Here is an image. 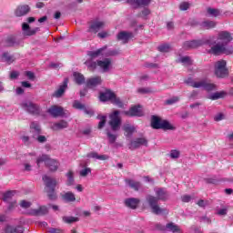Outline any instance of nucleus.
<instances>
[{
  "mask_svg": "<svg viewBox=\"0 0 233 233\" xmlns=\"http://www.w3.org/2000/svg\"><path fill=\"white\" fill-rule=\"evenodd\" d=\"M67 180L66 182V187H74L76 185V180L74 179V173L72 171H68L66 173Z\"/></svg>",
  "mask_w": 233,
  "mask_h": 233,
  "instance_id": "obj_31",
  "label": "nucleus"
},
{
  "mask_svg": "<svg viewBox=\"0 0 233 233\" xmlns=\"http://www.w3.org/2000/svg\"><path fill=\"white\" fill-rule=\"evenodd\" d=\"M106 26V23L101 19H96L91 22L89 25V32L93 34H97V32Z\"/></svg>",
  "mask_w": 233,
  "mask_h": 233,
  "instance_id": "obj_11",
  "label": "nucleus"
},
{
  "mask_svg": "<svg viewBox=\"0 0 233 233\" xmlns=\"http://www.w3.org/2000/svg\"><path fill=\"white\" fill-rule=\"evenodd\" d=\"M218 43L213 46L210 49V54L219 56V54H226L227 56L233 54V47L228 46L230 41H232V35L227 31H222L218 34Z\"/></svg>",
  "mask_w": 233,
  "mask_h": 233,
  "instance_id": "obj_1",
  "label": "nucleus"
},
{
  "mask_svg": "<svg viewBox=\"0 0 233 233\" xmlns=\"http://www.w3.org/2000/svg\"><path fill=\"white\" fill-rule=\"evenodd\" d=\"M201 28L204 30H210V28H216V22L215 21H204L200 25Z\"/></svg>",
  "mask_w": 233,
  "mask_h": 233,
  "instance_id": "obj_34",
  "label": "nucleus"
},
{
  "mask_svg": "<svg viewBox=\"0 0 233 233\" xmlns=\"http://www.w3.org/2000/svg\"><path fill=\"white\" fill-rule=\"evenodd\" d=\"M66 88H68V78L64 80V83L59 86L58 89L54 93V97H61L65 94Z\"/></svg>",
  "mask_w": 233,
  "mask_h": 233,
  "instance_id": "obj_20",
  "label": "nucleus"
},
{
  "mask_svg": "<svg viewBox=\"0 0 233 233\" xmlns=\"http://www.w3.org/2000/svg\"><path fill=\"white\" fill-rule=\"evenodd\" d=\"M227 96V93L224 91L216 92L208 96V99L216 101V99H221Z\"/></svg>",
  "mask_w": 233,
  "mask_h": 233,
  "instance_id": "obj_32",
  "label": "nucleus"
},
{
  "mask_svg": "<svg viewBox=\"0 0 233 233\" xmlns=\"http://www.w3.org/2000/svg\"><path fill=\"white\" fill-rule=\"evenodd\" d=\"M204 45L203 40H192V41H187L184 43L183 47L186 50H188V48H198Z\"/></svg>",
  "mask_w": 233,
  "mask_h": 233,
  "instance_id": "obj_19",
  "label": "nucleus"
},
{
  "mask_svg": "<svg viewBox=\"0 0 233 233\" xmlns=\"http://www.w3.org/2000/svg\"><path fill=\"white\" fill-rule=\"evenodd\" d=\"M25 76H26V77H28V79H31V80H34L35 77V76L34 75V73L31 72V71H26V72H25Z\"/></svg>",
  "mask_w": 233,
  "mask_h": 233,
  "instance_id": "obj_60",
  "label": "nucleus"
},
{
  "mask_svg": "<svg viewBox=\"0 0 233 233\" xmlns=\"http://www.w3.org/2000/svg\"><path fill=\"white\" fill-rule=\"evenodd\" d=\"M178 63L185 66L192 65V59L189 56H182L178 59Z\"/></svg>",
  "mask_w": 233,
  "mask_h": 233,
  "instance_id": "obj_38",
  "label": "nucleus"
},
{
  "mask_svg": "<svg viewBox=\"0 0 233 233\" xmlns=\"http://www.w3.org/2000/svg\"><path fill=\"white\" fill-rule=\"evenodd\" d=\"M155 194L157 196H147V201L152 209L153 214H157V216H159L160 214H163L165 212V209L159 208L157 205V201L161 199L162 201L167 199L168 198V193L167 192V189L161 188V187H157L155 188Z\"/></svg>",
  "mask_w": 233,
  "mask_h": 233,
  "instance_id": "obj_2",
  "label": "nucleus"
},
{
  "mask_svg": "<svg viewBox=\"0 0 233 233\" xmlns=\"http://www.w3.org/2000/svg\"><path fill=\"white\" fill-rule=\"evenodd\" d=\"M97 35L98 37H100V39H105L106 37H108V35H110V33H108V31H102L98 33Z\"/></svg>",
  "mask_w": 233,
  "mask_h": 233,
  "instance_id": "obj_53",
  "label": "nucleus"
},
{
  "mask_svg": "<svg viewBox=\"0 0 233 233\" xmlns=\"http://www.w3.org/2000/svg\"><path fill=\"white\" fill-rule=\"evenodd\" d=\"M215 75L217 77H225L228 76V70H227V61L219 60L215 64Z\"/></svg>",
  "mask_w": 233,
  "mask_h": 233,
  "instance_id": "obj_8",
  "label": "nucleus"
},
{
  "mask_svg": "<svg viewBox=\"0 0 233 233\" xmlns=\"http://www.w3.org/2000/svg\"><path fill=\"white\" fill-rule=\"evenodd\" d=\"M42 163H45L46 167H47L51 172H56V170L59 168V161L50 158L48 155H42L36 159V164L38 167Z\"/></svg>",
  "mask_w": 233,
  "mask_h": 233,
  "instance_id": "obj_3",
  "label": "nucleus"
},
{
  "mask_svg": "<svg viewBox=\"0 0 233 233\" xmlns=\"http://www.w3.org/2000/svg\"><path fill=\"white\" fill-rule=\"evenodd\" d=\"M74 79L76 85H83L85 83V76L80 73H74Z\"/></svg>",
  "mask_w": 233,
  "mask_h": 233,
  "instance_id": "obj_35",
  "label": "nucleus"
},
{
  "mask_svg": "<svg viewBox=\"0 0 233 233\" xmlns=\"http://www.w3.org/2000/svg\"><path fill=\"white\" fill-rule=\"evenodd\" d=\"M147 15H150V9L145 8L141 13V17H147Z\"/></svg>",
  "mask_w": 233,
  "mask_h": 233,
  "instance_id": "obj_58",
  "label": "nucleus"
},
{
  "mask_svg": "<svg viewBox=\"0 0 233 233\" xmlns=\"http://www.w3.org/2000/svg\"><path fill=\"white\" fill-rule=\"evenodd\" d=\"M190 8V3L188 2H182L179 5V10L185 12L186 10H188Z\"/></svg>",
  "mask_w": 233,
  "mask_h": 233,
  "instance_id": "obj_45",
  "label": "nucleus"
},
{
  "mask_svg": "<svg viewBox=\"0 0 233 233\" xmlns=\"http://www.w3.org/2000/svg\"><path fill=\"white\" fill-rule=\"evenodd\" d=\"M47 112L53 116V117H61L65 116V109L61 106H51Z\"/></svg>",
  "mask_w": 233,
  "mask_h": 233,
  "instance_id": "obj_15",
  "label": "nucleus"
},
{
  "mask_svg": "<svg viewBox=\"0 0 233 233\" xmlns=\"http://www.w3.org/2000/svg\"><path fill=\"white\" fill-rule=\"evenodd\" d=\"M124 114L129 117H141L145 113L141 106H133L129 110L124 111Z\"/></svg>",
  "mask_w": 233,
  "mask_h": 233,
  "instance_id": "obj_10",
  "label": "nucleus"
},
{
  "mask_svg": "<svg viewBox=\"0 0 233 233\" xmlns=\"http://www.w3.org/2000/svg\"><path fill=\"white\" fill-rule=\"evenodd\" d=\"M227 212H228V209L227 208H222V209H219L217 214L218 216H227Z\"/></svg>",
  "mask_w": 233,
  "mask_h": 233,
  "instance_id": "obj_61",
  "label": "nucleus"
},
{
  "mask_svg": "<svg viewBox=\"0 0 233 233\" xmlns=\"http://www.w3.org/2000/svg\"><path fill=\"white\" fill-rule=\"evenodd\" d=\"M152 0H127V3L134 6V8H137V6H148V4Z\"/></svg>",
  "mask_w": 233,
  "mask_h": 233,
  "instance_id": "obj_23",
  "label": "nucleus"
},
{
  "mask_svg": "<svg viewBox=\"0 0 233 233\" xmlns=\"http://www.w3.org/2000/svg\"><path fill=\"white\" fill-rule=\"evenodd\" d=\"M208 14L210 15L211 17H218V15H221V12L214 8H208Z\"/></svg>",
  "mask_w": 233,
  "mask_h": 233,
  "instance_id": "obj_42",
  "label": "nucleus"
},
{
  "mask_svg": "<svg viewBox=\"0 0 233 233\" xmlns=\"http://www.w3.org/2000/svg\"><path fill=\"white\" fill-rule=\"evenodd\" d=\"M84 112H85V114H87V116H93L94 115V111L91 108L84 107Z\"/></svg>",
  "mask_w": 233,
  "mask_h": 233,
  "instance_id": "obj_62",
  "label": "nucleus"
},
{
  "mask_svg": "<svg viewBox=\"0 0 233 233\" xmlns=\"http://www.w3.org/2000/svg\"><path fill=\"white\" fill-rule=\"evenodd\" d=\"M86 65L91 71H94L96 70V68H97V62L96 63V62L86 61Z\"/></svg>",
  "mask_w": 233,
  "mask_h": 233,
  "instance_id": "obj_46",
  "label": "nucleus"
},
{
  "mask_svg": "<svg viewBox=\"0 0 233 233\" xmlns=\"http://www.w3.org/2000/svg\"><path fill=\"white\" fill-rule=\"evenodd\" d=\"M97 66H99V68L102 69L103 72H109V70L112 68V60H110V58L98 60Z\"/></svg>",
  "mask_w": 233,
  "mask_h": 233,
  "instance_id": "obj_14",
  "label": "nucleus"
},
{
  "mask_svg": "<svg viewBox=\"0 0 233 233\" xmlns=\"http://www.w3.org/2000/svg\"><path fill=\"white\" fill-rule=\"evenodd\" d=\"M125 205L129 208H137V205H139V198H127L125 200Z\"/></svg>",
  "mask_w": 233,
  "mask_h": 233,
  "instance_id": "obj_24",
  "label": "nucleus"
},
{
  "mask_svg": "<svg viewBox=\"0 0 233 233\" xmlns=\"http://www.w3.org/2000/svg\"><path fill=\"white\" fill-rule=\"evenodd\" d=\"M198 207H207V205H208V202L205 201V200H199L198 202Z\"/></svg>",
  "mask_w": 233,
  "mask_h": 233,
  "instance_id": "obj_63",
  "label": "nucleus"
},
{
  "mask_svg": "<svg viewBox=\"0 0 233 233\" xmlns=\"http://www.w3.org/2000/svg\"><path fill=\"white\" fill-rule=\"evenodd\" d=\"M2 61L4 63H8V65H11V63H14V56H10L8 53H4L2 55Z\"/></svg>",
  "mask_w": 233,
  "mask_h": 233,
  "instance_id": "obj_36",
  "label": "nucleus"
},
{
  "mask_svg": "<svg viewBox=\"0 0 233 233\" xmlns=\"http://www.w3.org/2000/svg\"><path fill=\"white\" fill-rule=\"evenodd\" d=\"M28 12H30V6H28L27 5H19L16 8L15 14L17 17H23V15H26Z\"/></svg>",
  "mask_w": 233,
  "mask_h": 233,
  "instance_id": "obj_22",
  "label": "nucleus"
},
{
  "mask_svg": "<svg viewBox=\"0 0 233 233\" xmlns=\"http://www.w3.org/2000/svg\"><path fill=\"white\" fill-rule=\"evenodd\" d=\"M49 233H65V231H63V229L60 228H50L48 230Z\"/></svg>",
  "mask_w": 233,
  "mask_h": 233,
  "instance_id": "obj_59",
  "label": "nucleus"
},
{
  "mask_svg": "<svg viewBox=\"0 0 233 233\" xmlns=\"http://www.w3.org/2000/svg\"><path fill=\"white\" fill-rule=\"evenodd\" d=\"M43 181L46 185V190L50 199H56V193L54 192V189L56 188V185H57V181L46 175L43 177Z\"/></svg>",
  "mask_w": 233,
  "mask_h": 233,
  "instance_id": "obj_6",
  "label": "nucleus"
},
{
  "mask_svg": "<svg viewBox=\"0 0 233 233\" xmlns=\"http://www.w3.org/2000/svg\"><path fill=\"white\" fill-rule=\"evenodd\" d=\"M47 212H48V208H46V206H42L39 208L38 210L35 211V214L43 215V214H46Z\"/></svg>",
  "mask_w": 233,
  "mask_h": 233,
  "instance_id": "obj_47",
  "label": "nucleus"
},
{
  "mask_svg": "<svg viewBox=\"0 0 233 233\" xmlns=\"http://www.w3.org/2000/svg\"><path fill=\"white\" fill-rule=\"evenodd\" d=\"M22 30H23L24 35L32 36V35H35V34H37V32H39V27L31 29L30 25L27 23H23Z\"/></svg>",
  "mask_w": 233,
  "mask_h": 233,
  "instance_id": "obj_16",
  "label": "nucleus"
},
{
  "mask_svg": "<svg viewBox=\"0 0 233 233\" xmlns=\"http://www.w3.org/2000/svg\"><path fill=\"white\" fill-rule=\"evenodd\" d=\"M24 228L21 226L14 227V226H6L5 232L6 233H23Z\"/></svg>",
  "mask_w": 233,
  "mask_h": 233,
  "instance_id": "obj_29",
  "label": "nucleus"
},
{
  "mask_svg": "<svg viewBox=\"0 0 233 233\" xmlns=\"http://www.w3.org/2000/svg\"><path fill=\"white\" fill-rule=\"evenodd\" d=\"M107 137H108L109 143L113 144V143H116V139H117V135H114L110 132H107Z\"/></svg>",
  "mask_w": 233,
  "mask_h": 233,
  "instance_id": "obj_48",
  "label": "nucleus"
},
{
  "mask_svg": "<svg viewBox=\"0 0 233 233\" xmlns=\"http://www.w3.org/2000/svg\"><path fill=\"white\" fill-rule=\"evenodd\" d=\"M31 205L32 204L26 200H22L20 203V206L22 207V208H30Z\"/></svg>",
  "mask_w": 233,
  "mask_h": 233,
  "instance_id": "obj_54",
  "label": "nucleus"
},
{
  "mask_svg": "<svg viewBox=\"0 0 233 233\" xmlns=\"http://www.w3.org/2000/svg\"><path fill=\"white\" fill-rule=\"evenodd\" d=\"M22 106L25 110H26L30 114H37L39 112V106L30 101H25L22 103Z\"/></svg>",
  "mask_w": 233,
  "mask_h": 233,
  "instance_id": "obj_13",
  "label": "nucleus"
},
{
  "mask_svg": "<svg viewBox=\"0 0 233 233\" xmlns=\"http://www.w3.org/2000/svg\"><path fill=\"white\" fill-rule=\"evenodd\" d=\"M105 54H106V46L97 49L96 51H89L87 56H89L91 59H96L101 57V56H105Z\"/></svg>",
  "mask_w": 233,
  "mask_h": 233,
  "instance_id": "obj_21",
  "label": "nucleus"
},
{
  "mask_svg": "<svg viewBox=\"0 0 233 233\" xmlns=\"http://www.w3.org/2000/svg\"><path fill=\"white\" fill-rule=\"evenodd\" d=\"M127 185L133 188V190H139V187H141V184L136 180L133 179H126Z\"/></svg>",
  "mask_w": 233,
  "mask_h": 233,
  "instance_id": "obj_33",
  "label": "nucleus"
},
{
  "mask_svg": "<svg viewBox=\"0 0 233 233\" xmlns=\"http://www.w3.org/2000/svg\"><path fill=\"white\" fill-rule=\"evenodd\" d=\"M22 142L24 143V145H30L31 141H30V137L24 135L21 137Z\"/></svg>",
  "mask_w": 233,
  "mask_h": 233,
  "instance_id": "obj_52",
  "label": "nucleus"
},
{
  "mask_svg": "<svg viewBox=\"0 0 233 233\" xmlns=\"http://www.w3.org/2000/svg\"><path fill=\"white\" fill-rule=\"evenodd\" d=\"M167 230H168L169 232H173V233H180L181 232V228H179V226L170 222V223H167L166 225V228H165Z\"/></svg>",
  "mask_w": 233,
  "mask_h": 233,
  "instance_id": "obj_30",
  "label": "nucleus"
},
{
  "mask_svg": "<svg viewBox=\"0 0 233 233\" xmlns=\"http://www.w3.org/2000/svg\"><path fill=\"white\" fill-rule=\"evenodd\" d=\"M17 77H19V72L12 71L10 73V79H17Z\"/></svg>",
  "mask_w": 233,
  "mask_h": 233,
  "instance_id": "obj_57",
  "label": "nucleus"
},
{
  "mask_svg": "<svg viewBox=\"0 0 233 233\" xmlns=\"http://www.w3.org/2000/svg\"><path fill=\"white\" fill-rule=\"evenodd\" d=\"M30 132L33 136H37L41 134V126L37 122H32L30 125Z\"/></svg>",
  "mask_w": 233,
  "mask_h": 233,
  "instance_id": "obj_26",
  "label": "nucleus"
},
{
  "mask_svg": "<svg viewBox=\"0 0 233 233\" xmlns=\"http://www.w3.org/2000/svg\"><path fill=\"white\" fill-rule=\"evenodd\" d=\"M151 127L155 129L162 128L163 130H174L176 127L167 120H161L159 116L151 117Z\"/></svg>",
  "mask_w": 233,
  "mask_h": 233,
  "instance_id": "obj_4",
  "label": "nucleus"
},
{
  "mask_svg": "<svg viewBox=\"0 0 233 233\" xmlns=\"http://www.w3.org/2000/svg\"><path fill=\"white\" fill-rule=\"evenodd\" d=\"M74 108H76L77 110H84L85 105L81 104L79 101H75L73 104Z\"/></svg>",
  "mask_w": 233,
  "mask_h": 233,
  "instance_id": "obj_50",
  "label": "nucleus"
},
{
  "mask_svg": "<svg viewBox=\"0 0 233 233\" xmlns=\"http://www.w3.org/2000/svg\"><path fill=\"white\" fill-rule=\"evenodd\" d=\"M87 157H91L92 159H98L99 161H106V159L109 158L107 155H98L96 152L87 154Z\"/></svg>",
  "mask_w": 233,
  "mask_h": 233,
  "instance_id": "obj_28",
  "label": "nucleus"
},
{
  "mask_svg": "<svg viewBox=\"0 0 233 233\" xmlns=\"http://www.w3.org/2000/svg\"><path fill=\"white\" fill-rule=\"evenodd\" d=\"M181 199L183 203H189V201H192V197L190 195H184L181 197Z\"/></svg>",
  "mask_w": 233,
  "mask_h": 233,
  "instance_id": "obj_55",
  "label": "nucleus"
},
{
  "mask_svg": "<svg viewBox=\"0 0 233 233\" xmlns=\"http://www.w3.org/2000/svg\"><path fill=\"white\" fill-rule=\"evenodd\" d=\"M150 90L147 87H140L137 89L138 94H148Z\"/></svg>",
  "mask_w": 233,
  "mask_h": 233,
  "instance_id": "obj_56",
  "label": "nucleus"
},
{
  "mask_svg": "<svg viewBox=\"0 0 233 233\" xmlns=\"http://www.w3.org/2000/svg\"><path fill=\"white\" fill-rule=\"evenodd\" d=\"M121 112L115 110L109 115L110 120L108 125L114 132H117V130L121 128V116H119Z\"/></svg>",
  "mask_w": 233,
  "mask_h": 233,
  "instance_id": "obj_7",
  "label": "nucleus"
},
{
  "mask_svg": "<svg viewBox=\"0 0 233 233\" xmlns=\"http://www.w3.org/2000/svg\"><path fill=\"white\" fill-rule=\"evenodd\" d=\"M158 50L160 52H170L171 47L169 45H162L158 47Z\"/></svg>",
  "mask_w": 233,
  "mask_h": 233,
  "instance_id": "obj_51",
  "label": "nucleus"
},
{
  "mask_svg": "<svg viewBox=\"0 0 233 233\" xmlns=\"http://www.w3.org/2000/svg\"><path fill=\"white\" fill-rule=\"evenodd\" d=\"M103 83V79L101 76H93L86 80V86L88 88H96V86H99Z\"/></svg>",
  "mask_w": 233,
  "mask_h": 233,
  "instance_id": "obj_17",
  "label": "nucleus"
},
{
  "mask_svg": "<svg viewBox=\"0 0 233 233\" xmlns=\"http://www.w3.org/2000/svg\"><path fill=\"white\" fill-rule=\"evenodd\" d=\"M15 195V191H7L4 194V198L3 200L5 203H9V201H12V198Z\"/></svg>",
  "mask_w": 233,
  "mask_h": 233,
  "instance_id": "obj_37",
  "label": "nucleus"
},
{
  "mask_svg": "<svg viewBox=\"0 0 233 233\" xmlns=\"http://www.w3.org/2000/svg\"><path fill=\"white\" fill-rule=\"evenodd\" d=\"M88 174H92V169L90 167H86V168L80 170V176L82 177H86V176H88Z\"/></svg>",
  "mask_w": 233,
  "mask_h": 233,
  "instance_id": "obj_44",
  "label": "nucleus"
},
{
  "mask_svg": "<svg viewBox=\"0 0 233 233\" xmlns=\"http://www.w3.org/2000/svg\"><path fill=\"white\" fill-rule=\"evenodd\" d=\"M34 139H36L38 143H46V137L41 135H33Z\"/></svg>",
  "mask_w": 233,
  "mask_h": 233,
  "instance_id": "obj_43",
  "label": "nucleus"
},
{
  "mask_svg": "<svg viewBox=\"0 0 233 233\" xmlns=\"http://www.w3.org/2000/svg\"><path fill=\"white\" fill-rule=\"evenodd\" d=\"M193 88H203L208 92H211V90H216V85L207 82V80H201L198 82H192L190 84Z\"/></svg>",
  "mask_w": 233,
  "mask_h": 233,
  "instance_id": "obj_9",
  "label": "nucleus"
},
{
  "mask_svg": "<svg viewBox=\"0 0 233 233\" xmlns=\"http://www.w3.org/2000/svg\"><path fill=\"white\" fill-rule=\"evenodd\" d=\"M68 127V122L65 120H61L60 122L54 123L51 126L52 130H63V128Z\"/></svg>",
  "mask_w": 233,
  "mask_h": 233,
  "instance_id": "obj_25",
  "label": "nucleus"
},
{
  "mask_svg": "<svg viewBox=\"0 0 233 233\" xmlns=\"http://www.w3.org/2000/svg\"><path fill=\"white\" fill-rule=\"evenodd\" d=\"M133 37H134V34L130 32L122 31L117 35L118 41H122L124 45L128 43V41H130V39H132Z\"/></svg>",
  "mask_w": 233,
  "mask_h": 233,
  "instance_id": "obj_18",
  "label": "nucleus"
},
{
  "mask_svg": "<svg viewBox=\"0 0 233 233\" xmlns=\"http://www.w3.org/2000/svg\"><path fill=\"white\" fill-rule=\"evenodd\" d=\"M180 153L178 150L173 149L170 151V157L172 159H177V157H179Z\"/></svg>",
  "mask_w": 233,
  "mask_h": 233,
  "instance_id": "obj_49",
  "label": "nucleus"
},
{
  "mask_svg": "<svg viewBox=\"0 0 233 233\" xmlns=\"http://www.w3.org/2000/svg\"><path fill=\"white\" fill-rule=\"evenodd\" d=\"M123 129L126 132V136H132V134H134V131L136 130V128L134 127H131L130 125L124 126Z\"/></svg>",
  "mask_w": 233,
  "mask_h": 233,
  "instance_id": "obj_39",
  "label": "nucleus"
},
{
  "mask_svg": "<svg viewBox=\"0 0 233 233\" xmlns=\"http://www.w3.org/2000/svg\"><path fill=\"white\" fill-rule=\"evenodd\" d=\"M148 145V140L145 137L136 138L131 141L129 144L130 150H136V148H139V147H147Z\"/></svg>",
  "mask_w": 233,
  "mask_h": 233,
  "instance_id": "obj_12",
  "label": "nucleus"
},
{
  "mask_svg": "<svg viewBox=\"0 0 233 233\" xmlns=\"http://www.w3.org/2000/svg\"><path fill=\"white\" fill-rule=\"evenodd\" d=\"M64 223H76L79 221L77 217H63Z\"/></svg>",
  "mask_w": 233,
  "mask_h": 233,
  "instance_id": "obj_41",
  "label": "nucleus"
},
{
  "mask_svg": "<svg viewBox=\"0 0 233 233\" xmlns=\"http://www.w3.org/2000/svg\"><path fill=\"white\" fill-rule=\"evenodd\" d=\"M97 119H99L98 128H103V127H105L106 124V116L99 115Z\"/></svg>",
  "mask_w": 233,
  "mask_h": 233,
  "instance_id": "obj_40",
  "label": "nucleus"
},
{
  "mask_svg": "<svg viewBox=\"0 0 233 233\" xmlns=\"http://www.w3.org/2000/svg\"><path fill=\"white\" fill-rule=\"evenodd\" d=\"M64 201L67 203H74L76 201V194L72 193V191H67L62 195Z\"/></svg>",
  "mask_w": 233,
  "mask_h": 233,
  "instance_id": "obj_27",
  "label": "nucleus"
},
{
  "mask_svg": "<svg viewBox=\"0 0 233 233\" xmlns=\"http://www.w3.org/2000/svg\"><path fill=\"white\" fill-rule=\"evenodd\" d=\"M100 101H110L113 103V105H116V106H119V108L123 107V102L121 99L117 96H116V94L112 92L111 90H106V92L101 93L99 96Z\"/></svg>",
  "mask_w": 233,
  "mask_h": 233,
  "instance_id": "obj_5",
  "label": "nucleus"
},
{
  "mask_svg": "<svg viewBox=\"0 0 233 233\" xmlns=\"http://www.w3.org/2000/svg\"><path fill=\"white\" fill-rule=\"evenodd\" d=\"M214 119L216 120V121H222V119H223V114H218V115H216L215 116V117H214Z\"/></svg>",
  "mask_w": 233,
  "mask_h": 233,
  "instance_id": "obj_64",
  "label": "nucleus"
}]
</instances>
